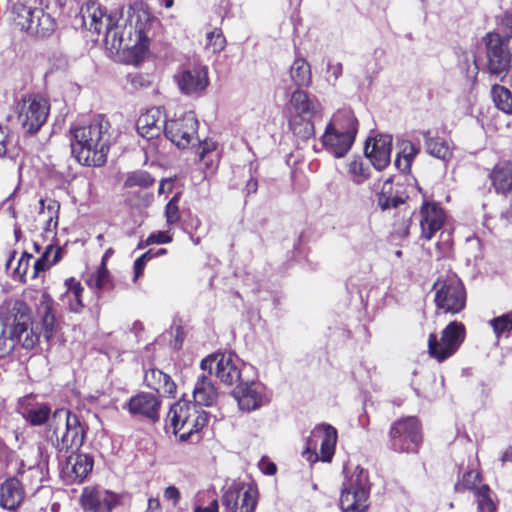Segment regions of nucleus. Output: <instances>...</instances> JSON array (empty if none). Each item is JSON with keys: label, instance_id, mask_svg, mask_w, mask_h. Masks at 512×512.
<instances>
[{"label": "nucleus", "instance_id": "f257e3e1", "mask_svg": "<svg viewBox=\"0 0 512 512\" xmlns=\"http://www.w3.org/2000/svg\"><path fill=\"white\" fill-rule=\"evenodd\" d=\"M84 25L97 34H104L105 42L116 52H128L138 62L147 50L146 30L154 20L143 2L122 8L120 15L107 14L91 2L81 8Z\"/></svg>", "mask_w": 512, "mask_h": 512}, {"label": "nucleus", "instance_id": "f03ea898", "mask_svg": "<svg viewBox=\"0 0 512 512\" xmlns=\"http://www.w3.org/2000/svg\"><path fill=\"white\" fill-rule=\"evenodd\" d=\"M109 123L97 118L87 126L73 130L72 153L79 163L86 166H101L109 151Z\"/></svg>", "mask_w": 512, "mask_h": 512}, {"label": "nucleus", "instance_id": "7ed1b4c3", "mask_svg": "<svg viewBox=\"0 0 512 512\" xmlns=\"http://www.w3.org/2000/svg\"><path fill=\"white\" fill-rule=\"evenodd\" d=\"M85 428L79 417L61 408L52 413L45 430L46 439L58 452L78 451L84 443Z\"/></svg>", "mask_w": 512, "mask_h": 512}, {"label": "nucleus", "instance_id": "20e7f679", "mask_svg": "<svg viewBox=\"0 0 512 512\" xmlns=\"http://www.w3.org/2000/svg\"><path fill=\"white\" fill-rule=\"evenodd\" d=\"M358 131V121L349 109L338 110L321 136L327 152L336 158L344 157L351 149Z\"/></svg>", "mask_w": 512, "mask_h": 512}, {"label": "nucleus", "instance_id": "39448f33", "mask_svg": "<svg viewBox=\"0 0 512 512\" xmlns=\"http://www.w3.org/2000/svg\"><path fill=\"white\" fill-rule=\"evenodd\" d=\"M39 336L31 328L30 316L25 313H0V358L10 355L19 343L33 348Z\"/></svg>", "mask_w": 512, "mask_h": 512}, {"label": "nucleus", "instance_id": "423d86ee", "mask_svg": "<svg viewBox=\"0 0 512 512\" xmlns=\"http://www.w3.org/2000/svg\"><path fill=\"white\" fill-rule=\"evenodd\" d=\"M340 505L343 512H364L370 493L368 473L360 466L345 467Z\"/></svg>", "mask_w": 512, "mask_h": 512}, {"label": "nucleus", "instance_id": "0eeeda50", "mask_svg": "<svg viewBox=\"0 0 512 512\" xmlns=\"http://www.w3.org/2000/svg\"><path fill=\"white\" fill-rule=\"evenodd\" d=\"M11 19L16 27L32 37L48 38L58 27L55 17L41 6L18 5L11 11Z\"/></svg>", "mask_w": 512, "mask_h": 512}, {"label": "nucleus", "instance_id": "6e6552de", "mask_svg": "<svg viewBox=\"0 0 512 512\" xmlns=\"http://www.w3.org/2000/svg\"><path fill=\"white\" fill-rule=\"evenodd\" d=\"M167 421L173 427L174 434L185 441L206 425L207 413L196 404L180 400L171 406Z\"/></svg>", "mask_w": 512, "mask_h": 512}, {"label": "nucleus", "instance_id": "1a4fd4ad", "mask_svg": "<svg viewBox=\"0 0 512 512\" xmlns=\"http://www.w3.org/2000/svg\"><path fill=\"white\" fill-rule=\"evenodd\" d=\"M437 310L446 314L460 313L466 305V290L456 274L438 278L433 285Z\"/></svg>", "mask_w": 512, "mask_h": 512}, {"label": "nucleus", "instance_id": "9d476101", "mask_svg": "<svg viewBox=\"0 0 512 512\" xmlns=\"http://www.w3.org/2000/svg\"><path fill=\"white\" fill-rule=\"evenodd\" d=\"M422 443L421 425L413 416L403 417L391 424L389 447L397 453H417Z\"/></svg>", "mask_w": 512, "mask_h": 512}, {"label": "nucleus", "instance_id": "9b49d317", "mask_svg": "<svg viewBox=\"0 0 512 512\" xmlns=\"http://www.w3.org/2000/svg\"><path fill=\"white\" fill-rule=\"evenodd\" d=\"M337 442V430L328 424L316 426L307 439L306 448L302 456L310 464L321 460L331 462Z\"/></svg>", "mask_w": 512, "mask_h": 512}, {"label": "nucleus", "instance_id": "f8f14e48", "mask_svg": "<svg viewBox=\"0 0 512 512\" xmlns=\"http://www.w3.org/2000/svg\"><path fill=\"white\" fill-rule=\"evenodd\" d=\"M465 326L461 322H450L442 331L441 337L431 333L428 338V353L438 362L454 355L465 339Z\"/></svg>", "mask_w": 512, "mask_h": 512}, {"label": "nucleus", "instance_id": "ddd939ff", "mask_svg": "<svg viewBox=\"0 0 512 512\" xmlns=\"http://www.w3.org/2000/svg\"><path fill=\"white\" fill-rule=\"evenodd\" d=\"M488 70L504 79L512 67V40L497 33L486 36Z\"/></svg>", "mask_w": 512, "mask_h": 512}, {"label": "nucleus", "instance_id": "4468645a", "mask_svg": "<svg viewBox=\"0 0 512 512\" xmlns=\"http://www.w3.org/2000/svg\"><path fill=\"white\" fill-rule=\"evenodd\" d=\"M257 501V488L241 481L228 484L222 495V504L228 512H254Z\"/></svg>", "mask_w": 512, "mask_h": 512}, {"label": "nucleus", "instance_id": "2eb2a0df", "mask_svg": "<svg viewBox=\"0 0 512 512\" xmlns=\"http://www.w3.org/2000/svg\"><path fill=\"white\" fill-rule=\"evenodd\" d=\"M198 120L192 111L184 112L179 116L167 120L164 133L178 148H187L197 139Z\"/></svg>", "mask_w": 512, "mask_h": 512}, {"label": "nucleus", "instance_id": "dca6fc26", "mask_svg": "<svg viewBox=\"0 0 512 512\" xmlns=\"http://www.w3.org/2000/svg\"><path fill=\"white\" fill-rule=\"evenodd\" d=\"M49 109L46 99L37 95L26 97L19 104V121L27 132L36 133L46 122Z\"/></svg>", "mask_w": 512, "mask_h": 512}, {"label": "nucleus", "instance_id": "f3484780", "mask_svg": "<svg viewBox=\"0 0 512 512\" xmlns=\"http://www.w3.org/2000/svg\"><path fill=\"white\" fill-rule=\"evenodd\" d=\"M201 369L208 371L226 385H233L240 380L239 360L232 354H213L201 361Z\"/></svg>", "mask_w": 512, "mask_h": 512}, {"label": "nucleus", "instance_id": "a211bd4d", "mask_svg": "<svg viewBox=\"0 0 512 512\" xmlns=\"http://www.w3.org/2000/svg\"><path fill=\"white\" fill-rule=\"evenodd\" d=\"M174 80L181 91L187 96H199L209 85L208 68L196 65L180 70Z\"/></svg>", "mask_w": 512, "mask_h": 512}, {"label": "nucleus", "instance_id": "6ab92c4d", "mask_svg": "<svg viewBox=\"0 0 512 512\" xmlns=\"http://www.w3.org/2000/svg\"><path fill=\"white\" fill-rule=\"evenodd\" d=\"M234 396L239 408L246 412L257 410L270 402V393L260 382L239 385Z\"/></svg>", "mask_w": 512, "mask_h": 512}, {"label": "nucleus", "instance_id": "aec40b11", "mask_svg": "<svg viewBox=\"0 0 512 512\" xmlns=\"http://www.w3.org/2000/svg\"><path fill=\"white\" fill-rule=\"evenodd\" d=\"M118 502V495L98 486L84 487L80 497L82 508L89 512H111Z\"/></svg>", "mask_w": 512, "mask_h": 512}, {"label": "nucleus", "instance_id": "412c9836", "mask_svg": "<svg viewBox=\"0 0 512 512\" xmlns=\"http://www.w3.org/2000/svg\"><path fill=\"white\" fill-rule=\"evenodd\" d=\"M71 454L66 457L61 465V476L67 482H82L92 471L93 459L86 454H77L76 451H70Z\"/></svg>", "mask_w": 512, "mask_h": 512}, {"label": "nucleus", "instance_id": "4be33fe9", "mask_svg": "<svg viewBox=\"0 0 512 512\" xmlns=\"http://www.w3.org/2000/svg\"><path fill=\"white\" fill-rule=\"evenodd\" d=\"M391 149L392 136L379 134L366 142L365 155L377 170H381L390 163Z\"/></svg>", "mask_w": 512, "mask_h": 512}, {"label": "nucleus", "instance_id": "5701e85b", "mask_svg": "<svg viewBox=\"0 0 512 512\" xmlns=\"http://www.w3.org/2000/svg\"><path fill=\"white\" fill-rule=\"evenodd\" d=\"M445 219V212L438 204L423 203L420 210L421 237L431 240L435 233L442 228Z\"/></svg>", "mask_w": 512, "mask_h": 512}, {"label": "nucleus", "instance_id": "b1692460", "mask_svg": "<svg viewBox=\"0 0 512 512\" xmlns=\"http://www.w3.org/2000/svg\"><path fill=\"white\" fill-rule=\"evenodd\" d=\"M167 119L159 107H152L140 115L136 126L138 133L147 139L158 137L164 131Z\"/></svg>", "mask_w": 512, "mask_h": 512}, {"label": "nucleus", "instance_id": "393cba45", "mask_svg": "<svg viewBox=\"0 0 512 512\" xmlns=\"http://www.w3.org/2000/svg\"><path fill=\"white\" fill-rule=\"evenodd\" d=\"M23 418L32 426L49 423L52 417L51 407L47 403L35 402L31 395L25 396L20 402Z\"/></svg>", "mask_w": 512, "mask_h": 512}, {"label": "nucleus", "instance_id": "a878e982", "mask_svg": "<svg viewBox=\"0 0 512 512\" xmlns=\"http://www.w3.org/2000/svg\"><path fill=\"white\" fill-rule=\"evenodd\" d=\"M128 409L132 414L156 421L159 418L160 400L154 394L141 393L130 399Z\"/></svg>", "mask_w": 512, "mask_h": 512}, {"label": "nucleus", "instance_id": "bb28decb", "mask_svg": "<svg viewBox=\"0 0 512 512\" xmlns=\"http://www.w3.org/2000/svg\"><path fill=\"white\" fill-rule=\"evenodd\" d=\"M25 491L21 482L10 477L0 485V506L13 511L23 502Z\"/></svg>", "mask_w": 512, "mask_h": 512}, {"label": "nucleus", "instance_id": "cd10ccee", "mask_svg": "<svg viewBox=\"0 0 512 512\" xmlns=\"http://www.w3.org/2000/svg\"><path fill=\"white\" fill-rule=\"evenodd\" d=\"M291 106L295 110L294 117L312 118L321 113L322 107L317 99L310 98L303 90H296L291 95Z\"/></svg>", "mask_w": 512, "mask_h": 512}, {"label": "nucleus", "instance_id": "c85d7f7f", "mask_svg": "<svg viewBox=\"0 0 512 512\" xmlns=\"http://www.w3.org/2000/svg\"><path fill=\"white\" fill-rule=\"evenodd\" d=\"M496 193L507 195L512 191V161H500L489 174Z\"/></svg>", "mask_w": 512, "mask_h": 512}, {"label": "nucleus", "instance_id": "c756f323", "mask_svg": "<svg viewBox=\"0 0 512 512\" xmlns=\"http://www.w3.org/2000/svg\"><path fill=\"white\" fill-rule=\"evenodd\" d=\"M217 398L218 392L211 378L205 374L199 375L193 388L195 404L199 406H212Z\"/></svg>", "mask_w": 512, "mask_h": 512}, {"label": "nucleus", "instance_id": "7c9ffc66", "mask_svg": "<svg viewBox=\"0 0 512 512\" xmlns=\"http://www.w3.org/2000/svg\"><path fill=\"white\" fill-rule=\"evenodd\" d=\"M53 302L52 297L44 292L41 294L37 304V314L41 318L43 335L46 340L52 337L57 327L56 318L53 313Z\"/></svg>", "mask_w": 512, "mask_h": 512}, {"label": "nucleus", "instance_id": "2f4dec72", "mask_svg": "<svg viewBox=\"0 0 512 512\" xmlns=\"http://www.w3.org/2000/svg\"><path fill=\"white\" fill-rule=\"evenodd\" d=\"M144 382L149 388L159 394L171 395L176 390V385L171 377L156 368H150L145 371Z\"/></svg>", "mask_w": 512, "mask_h": 512}, {"label": "nucleus", "instance_id": "473e14b6", "mask_svg": "<svg viewBox=\"0 0 512 512\" xmlns=\"http://www.w3.org/2000/svg\"><path fill=\"white\" fill-rule=\"evenodd\" d=\"M66 291L61 297L63 304L73 313H80L84 307L82 302V293L84 288L81 283L74 278L65 280Z\"/></svg>", "mask_w": 512, "mask_h": 512}, {"label": "nucleus", "instance_id": "72a5a7b5", "mask_svg": "<svg viewBox=\"0 0 512 512\" xmlns=\"http://www.w3.org/2000/svg\"><path fill=\"white\" fill-rule=\"evenodd\" d=\"M85 283L95 292L112 289L113 283L106 264L103 262L95 271L88 273L85 277Z\"/></svg>", "mask_w": 512, "mask_h": 512}, {"label": "nucleus", "instance_id": "f704fd0d", "mask_svg": "<svg viewBox=\"0 0 512 512\" xmlns=\"http://www.w3.org/2000/svg\"><path fill=\"white\" fill-rule=\"evenodd\" d=\"M41 209L39 212V217L45 223L44 230L47 232H54L58 225V213L60 209V205L57 201L49 199V200H40Z\"/></svg>", "mask_w": 512, "mask_h": 512}, {"label": "nucleus", "instance_id": "c9c22d12", "mask_svg": "<svg viewBox=\"0 0 512 512\" xmlns=\"http://www.w3.org/2000/svg\"><path fill=\"white\" fill-rule=\"evenodd\" d=\"M61 252L60 248L48 245L43 255L34 262L31 269V278H36L40 272L45 271L50 266L56 264L61 258Z\"/></svg>", "mask_w": 512, "mask_h": 512}, {"label": "nucleus", "instance_id": "e433bc0d", "mask_svg": "<svg viewBox=\"0 0 512 512\" xmlns=\"http://www.w3.org/2000/svg\"><path fill=\"white\" fill-rule=\"evenodd\" d=\"M290 78L298 87H305L311 83V68L303 58H296L290 68Z\"/></svg>", "mask_w": 512, "mask_h": 512}, {"label": "nucleus", "instance_id": "4c0bfd02", "mask_svg": "<svg viewBox=\"0 0 512 512\" xmlns=\"http://www.w3.org/2000/svg\"><path fill=\"white\" fill-rule=\"evenodd\" d=\"M377 203L381 207L382 210L396 208L403 200L401 197L397 196L394 193L392 179L387 178L380 188V191L377 193Z\"/></svg>", "mask_w": 512, "mask_h": 512}, {"label": "nucleus", "instance_id": "58836bf2", "mask_svg": "<svg viewBox=\"0 0 512 512\" xmlns=\"http://www.w3.org/2000/svg\"><path fill=\"white\" fill-rule=\"evenodd\" d=\"M418 153V149L410 141H402L400 144V151L395 159V166L401 172L410 170L413 159Z\"/></svg>", "mask_w": 512, "mask_h": 512}, {"label": "nucleus", "instance_id": "ea45409f", "mask_svg": "<svg viewBox=\"0 0 512 512\" xmlns=\"http://www.w3.org/2000/svg\"><path fill=\"white\" fill-rule=\"evenodd\" d=\"M428 153L436 158L447 160L451 156L448 144L440 138H432L429 131L422 133Z\"/></svg>", "mask_w": 512, "mask_h": 512}, {"label": "nucleus", "instance_id": "a19ab883", "mask_svg": "<svg viewBox=\"0 0 512 512\" xmlns=\"http://www.w3.org/2000/svg\"><path fill=\"white\" fill-rule=\"evenodd\" d=\"M491 95L495 106L502 112L512 114V92L501 85L492 86Z\"/></svg>", "mask_w": 512, "mask_h": 512}, {"label": "nucleus", "instance_id": "79ce46f5", "mask_svg": "<svg viewBox=\"0 0 512 512\" xmlns=\"http://www.w3.org/2000/svg\"><path fill=\"white\" fill-rule=\"evenodd\" d=\"M474 495L479 512H496V505L492 500V491L488 485H480Z\"/></svg>", "mask_w": 512, "mask_h": 512}, {"label": "nucleus", "instance_id": "37998d69", "mask_svg": "<svg viewBox=\"0 0 512 512\" xmlns=\"http://www.w3.org/2000/svg\"><path fill=\"white\" fill-rule=\"evenodd\" d=\"M290 127L293 133L302 139H309L315 133L311 118L292 117Z\"/></svg>", "mask_w": 512, "mask_h": 512}, {"label": "nucleus", "instance_id": "c03bdc74", "mask_svg": "<svg viewBox=\"0 0 512 512\" xmlns=\"http://www.w3.org/2000/svg\"><path fill=\"white\" fill-rule=\"evenodd\" d=\"M480 485H482V484H481V476H480L479 472L470 470L463 474L462 479L455 484L454 490L456 492H463L465 490H471L475 493L476 489Z\"/></svg>", "mask_w": 512, "mask_h": 512}, {"label": "nucleus", "instance_id": "a18cd8bd", "mask_svg": "<svg viewBox=\"0 0 512 512\" xmlns=\"http://www.w3.org/2000/svg\"><path fill=\"white\" fill-rule=\"evenodd\" d=\"M180 195L179 192L176 193L165 206L164 216L169 227L176 225L181 219L179 208Z\"/></svg>", "mask_w": 512, "mask_h": 512}, {"label": "nucleus", "instance_id": "49530a36", "mask_svg": "<svg viewBox=\"0 0 512 512\" xmlns=\"http://www.w3.org/2000/svg\"><path fill=\"white\" fill-rule=\"evenodd\" d=\"M226 46V39L222 31L218 28L206 34L205 49L212 53H220Z\"/></svg>", "mask_w": 512, "mask_h": 512}, {"label": "nucleus", "instance_id": "de8ad7c7", "mask_svg": "<svg viewBox=\"0 0 512 512\" xmlns=\"http://www.w3.org/2000/svg\"><path fill=\"white\" fill-rule=\"evenodd\" d=\"M348 172L356 184H361L369 178V168L364 166L361 158L354 159L349 163Z\"/></svg>", "mask_w": 512, "mask_h": 512}, {"label": "nucleus", "instance_id": "09e8293b", "mask_svg": "<svg viewBox=\"0 0 512 512\" xmlns=\"http://www.w3.org/2000/svg\"><path fill=\"white\" fill-rule=\"evenodd\" d=\"M154 179L151 175L145 171H137L130 174L124 182V186L127 188L141 187L147 188L154 183Z\"/></svg>", "mask_w": 512, "mask_h": 512}, {"label": "nucleus", "instance_id": "8fccbe9b", "mask_svg": "<svg viewBox=\"0 0 512 512\" xmlns=\"http://www.w3.org/2000/svg\"><path fill=\"white\" fill-rule=\"evenodd\" d=\"M490 324L497 337L503 333L512 332V311L492 319Z\"/></svg>", "mask_w": 512, "mask_h": 512}, {"label": "nucleus", "instance_id": "3c124183", "mask_svg": "<svg viewBox=\"0 0 512 512\" xmlns=\"http://www.w3.org/2000/svg\"><path fill=\"white\" fill-rule=\"evenodd\" d=\"M32 255L23 252L20 257L17 259L16 266L13 267V278L24 281V278L29 274L30 261L32 260Z\"/></svg>", "mask_w": 512, "mask_h": 512}, {"label": "nucleus", "instance_id": "603ef678", "mask_svg": "<svg viewBox=\"0 0 512 512\" xmlns=\"http://www.w3.org/2000/svg\"><path fill=\"white\" fill-rule=\"evenodd\" d=\"M465 59L466 63L465 68L463 69L465 70L466 85L469 89H471L476 83L479 68L473 54L466 55Z\"/></svg>", "mask_w": 512, "mask_h": 512}, {"label": "nucleus", "instance_id": "864d4df0", "mask_svg": "<svg viewBox=\"0 0 512 512\" xmlns=\"http://www.w3.org/2000/svg\"><path fill=\"white\" fill-rule=\"evenodd\" d=\"M153 200V194L144 190L132 192L128 198V201L132 206L139 208L150 206Z\"/></svg>", "mask_w": 512, "mask_h": 512}, {"label": "nucleus", "instance_id": "5fc2aeb1", "mask_svg": "<svg viewBox=\"0 0 512 512\" xmlns=\"http://www.w3.org/2000/svg\"><path fill=\"white\" fill-rule=\"evenodd\" d=\"M127 82L130 84L132 89H140L144 87H148L150 85V80L147 75L140 74V73H131L128 74Z\"/></svg>", "mask_w": 512, "mask_h": 512}, {"label": "nucleus", "instance_id": "6e6d98bb", "mask_svg": "<svg viewBox=\"0 0 512 512\" xmlns=\"http://www.w3.org/2000/svg\"><path fill=\"white\" fill-rule=\"evenodd\" d=\"M153 258L152 250L145 252L134 262V280L136 281L143 273L145 265L148 260Z\"/></svg>", "mask_w": 512, "mask_h": 512}, {"label": "nucleus", "instance_id": "4d7b16f0", "mask_svg": "<svg viewBox=\"0 0 512 512\" xmlns=\"http://www.w3.org/2000/svg\"><path fill=\"white\" fill-rule=\"evenodd\" d=\"M172 241V236L169 231H158L152 233L147 238V244H167Z\"/></svg>", "mask_w": 512, "mask_h": 512}, {"label": "nucleus", "instance_id": "13d9d810", "mask_svg": "<svg viewBox=\"0 0 512 512\" xmlns=\"http://www.w3.org/2000/svg\"><path fill=\"white\" fill-rule=\"evenodd\" d=\"M163 497L165 500L172 502L173 506H177L180 501L181 494L177 487L171 485L165 488Z\"/></svg>", "mask_w": 512, "mask_h": 512}, {"label": "nucleus", "instance_id": "bf43d9fd", "mask_svg": "<svg viewBox=\"0 0 512 512\" xmlns=\"http://www.w3.org/2000/svg\"><path fill=\"white\" fill-rule=\"evenodd\" d=\"M216 149V143L213 141H207L200 143L199 150H198V156L200 160H203L206 155H208L210 152H213Z\"/></svg>", "mask_w": 512, "mask_h": 512}, {"label": "nucleus", "instance_id": "052dcab7", "mask_svg": "<svg viewBox=\"0 0 512 512\" xmlns=\"http://www.w3.org/2000/svg\"><path fill=\"white\" fill-rule=\"evenodd\" d=\"M259 468L266 475H274L277 471L276 465L268 460H265V459H262L260 461Z\"/></svg>", "mask_w": 512, "mask_h": 512}, {"label": "nucleus", "instance_id": "680f3d73", "mask_svg": "<svg viewBox=\"0 0 512 512\" xmlns=\"http://www.w3.org/2000/svg\"><path fill=\"white\" fill-rule=\"evenodd\" d=\"M17 253L15 251H12L9 253V256L5 263V270L6 272L13 277V267L16 266L17 259L16 258Z\"/></svg>", "mask_w": 512, "mask_h": 512}, {"label": "nucleus", "instance_id": "e2e57ef3", "mask_svg": "<svg viewBox=\"0 0 512 512\" xmlns=\"http://www.w3.org/2000/svg\"><path fill=\"white\" fill-rule=\"evenodd\" d=\"M501 24L507 32V36L512 40V13H506L502 19Z\"/></svg>", "mask_w": 512, "mask_h": 512}, {"label": "nucleus", "instance_id": "0e129e2a", "mask_svg": "<svg viewBox=\"0 0 512 512\" xmlns=\"http://www.w3.org/2000/svg\"><path fill=\"white\" fill-rule=\"evenodd\" d=\"M8 133L4 127L0 125V157L4 156L7 151Z\"/></svg>", "mask_w": 512, "mask_h": 512}, {"label": "nucleus", "instance_id": "69168bd1", "mask_svg": "<svg viewBox=\"0 0 512 512\" xmlns=\"http://www.w3.org/2000/svg\"><path fill=\"white\" fill-rule=\"evenodd\" d=\"M327 72L329 74V77H333V79L336 81L339 78V76L342 74V64L341 63L329 64Z\"/></svg>", "mask_w": 512, "mask_h": 512}, {"label": "nucleus", "instance_id": "338daca9", "mask_svg": "<svg viewBox=\"0 0 512 512\" xmlns=\"http://www.w3.org/2000/svg\"><path fill=\"white\" fill-rule=\"evenodd\" d=\"M219 505L216 499L212 500L209 505L205 507L197 506L194 512H219Z\"/></svg>", "mask_w": 512, "mask_h": 512}, {"label": "nucleus", "instance_id": "774afa93", "mask_svg": "<svg viewBox=\"0 0 512 512\" xmlns=\"http://www.w3.org/2000/svg\"><path fill=\"white\" fill-rule=\"evenodd\" d=\"M161 505L157 498H149L146 512L160 511Z\"/></svg>", "mask_w": 512, "mask_h": 512}]
</instances>
